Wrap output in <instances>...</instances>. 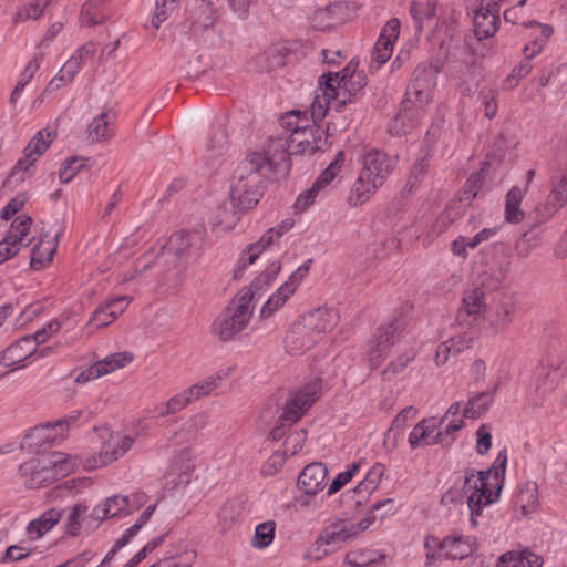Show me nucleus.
I'll return each instance as SVG.
<instances>
[{"label":"nucleus","mask_w":567,"mask_h":567,"mask_svg":"<svg viewBox=\"0 0 567 567\" xmlns=\"http://www.w3.org/2000/svg\"><path fill=\"white\" fill-rule=\"evenodd\" d=\"M506 464L507 451L503 449L489 468L485 471L465 470L462 488H450L442 496L441 503L444 505L462 503L465 497L470 509V524L473 528L478 527V517L483 509L499 498Z\"/></svg>","instance_id":"f257e3e1"},{"label":"nucleus","mask_w":567,"mask_h":567,"mask_svg":"<svg viewBox=\"0 0 567 567\" xmlns=\"http://www.w3.org/2000/svg\"><path fill=\"white\" fill-rule=\"evenodd\" d=\"M272 172L270 158L262 153H251L237 166L230 185V204L233 219L219 220V224L235 223L237 212L244 213L254 208L260 200L266 188L269 174Z\"/></svg>","instance_id":"f03ea898"},{"label":"nucleus","mask_w":567,"mask_h":567,"mask_svg":"<svg viewBox=\"0 0 567 567\" xmlns=\"http://www.w3.org/2000/svg\"><path fill=\"white\" fill-rule=\"evenodd\" d=\"M373 516H367L360 522L338 518L326 526L309 546L307 557L320 560L336 553L343 544L358 539L374 522Z\"/></svg>","instance_id":"7ed1b4c3"},{"label":"nucleus","mask_w":567,"mask_h":567,"mask_svg":"<svg viewBox=\"0 0 567 567\" xmlns=\"http://www.w3.org/2000/svg\"><path fill=\"white\" fill-rule=\"evenodd\" d=\"M74 467L71 456L62 452L41 453L19 467L28 488H40L70 474Z\"/></svg>","instance_id":"20e7f679"},{"label":"nucleus","mask_w":567,"mask_h":567,"mask_svg":"<svg viewBox=\"0 0 567 567\" xmlns=\"http://www.w3.org/2000/svg\"><path fill=\"white\" fill-rule=\"evenodd\" d=\"M251 293H240L217 317L212 326L213 333L221 341H229L248 324L252 316Z\"/></svg>","instance_id":"39448f33"},{"label":"nucleus","mask_w":567,"mask_h":567,"mask_svg":"<svg viewBox=\"0 0 567 567\" xmlns=\"http://www.w3.org/2000/svg\"><path fill=\"white\" fill-rule=\"evenodd\" d=\"M443 420L429 417L421 420L410 432L409 444L411 449L421 445L441 444L450 446L455 441V433L463 427L462 420H450L444 431H439Z\"/></svg>","instance_id":"423d86ee"},{"label":"nucleus","mask_w":567,"mask_h":567,"mask_svg":"<svg viewBox=\"0 0 567 567\" xmlns=\"http://www.w3.org/2000/svg\"><path fill=\"white\" fill-rule=\"evenodd\" d=\"M322 390V379L313 378L303 386L290 392L280 416L282 424H293L301 419L303 413L319 399Z\"/></svg>","instance_id":"0eeeda50"},{"label":"nucleus","mask_w":567,"mask_h":567,"mask_svg":"<svg viewBox=\"0 0 567 567\" xmlns=\"http://www.w3.org/2000/svg\"><path fill=\"white\" fill-rule=\"evenodd\" d=\"M406 324V318L399 316L388 324L379 328L377 336L369 342V360L372 368H377L384 360L391 348L401 340Z\"/></svg>","instance_id":"6e6552de"},{"label":"nucleus","mask_w":567,"mask_h":567,"mask_svg":"<svg viewBox=\"0 0 567 567\" xmlns=\"http://www.w3.org/2000/svg\"><path fill=\"white\" fill-rule=\"evenodd\" d=\"M292 226V220H284L278 227L268 229L257 243L248 245L240 254L234 271V277L239 278L240 274L247 268V266L252 265L265 249L278 244L280 237L290 230Z\"/></svg>","instance_id":"1a4fd4ad"},{"label":"nucleus","mask_w":567,"mask_h":567,"mask_svg":"<svg viewBox=\"0 0 567 567\" xmlns=\"http://www.w3.org/2000/svg\"><path fill=\"white\" fill-rule=\"evenodd\" d=\"M361 162L362 169L360 173L363 174L367 179L374 182L380 187L392 174L396 165L395 157L375 148L367 151L363 154Z\"/></svg>","instance_id":"9d476101"},{"label":"nucleus","mask_w":567,"mask_h":567,"mask_svg":"<svg viewBox=\"0 0 567 567\" xmlns=\"http://www.w3.org/2000/svg\"><path fill=\"white\" fill-rule=\"evenodd\" d=\"M312 264V259L306 260L301 266H299L296 271H293L288 280L284 282L277 291L271 295L268 300L265 302L260 310V316L262 318L270 317L275 311L281 308L287 300L293 295L297 287L307 276L310 265Z\"/></svg>","instance_id":"9b49d317"},{"label":"nucleus","mask_w":567,"mask_h":567,"mask_svg":"<svg viewBox=\"0 0 567 567\" xmlns=\"http://www.w3.org/2000/svg\"><path fill=\"white\" fill-rule=\"evenodd\" d=\"M561 373L554 363L542 362L534 375V382L530 388V403L537 408L540 406L548 393L555 390Z\"/></svg>","instance_id":"f8f14e48"},{"label":"nucleus","mask_w":567,"mask_h":567,"mask_svg":"<svg viewBox=\"0 0 567 567\" xmlns=\"http://www.w3.org/2000/svg\"><path fill=\"white\" fill-rule=\"evenodd\" d=\"M502 0H481L475 11L473 23L474 34L478 40L493 37L499 24V2Z\"/></svg>","instance_id":"ddd939ff"},{"label":"nucleus","mask_w":567,"mask_h":567,"mask_svg":"<svg viewBox=\"0 0 567 567\" xmlns=\"http://www.w3.org/2000/svg\"><path fill=\"white\" fill-rule=\"evenodd\" d=\"M516 305L512 297L503 296L494 300L485 310V319L495 331H504L514 320Z\"/></svg>","instance_id":"4468645a"},{"label":"nucleus","mask_w":567,"mask_h":567,"mask_svg":"<svg viewBox=\"0 0 567 567\" xmlns=\"http://www.w3.org/2000/svg\"><path fill=\"white\" fill-rule=\"evenodd\" d=\"M338 79L339 72H329L320 76L319 84L326 97L327 105L339 112L347 103L351 102V96H354V94L350 93V90L341 84Z\"/></svg>","instance_id":"2eb2a0df"},{"label":"nucleus","mask_w":567,"mask_h":567,"mask_svg":"<svg viewBox=\"0 0 567 567\" xmlns=\"http://www.w3.org/2000/svg\"><path fill=\"white\" fill-rule=\"evenodd\" d=\"M37 353V342H34L28 336H24L11 343L0 353V364L4 367H14L11 371L16 369L24 368V364H21L23 361L33 357Z\"/></svg>","instance_id":"dca6fc26"},{"label":"nucleus","mask_w":567,"mask_h":567,"mask_svg":"<svg viewBox=\"0 0 567 567\" xmlns=\"http://www.w3.org/2000/svg\"><path fill=\"white\" fill-rule=\"evenodd\" d=\"M299 319L320 340L337 324L338 313L330 308H317L302 315Z\"/></svg>","instance_id":"f3484780"},{"label":"nucleus","mask_w":567,"mask_h":567,"mask_svg":"<svg viewBox=\"0 0 567 567\" xmlns=\"http://www.w3.org/2000/svg\"><path fill=\"white\" fill-rule=\"evenodd\" d=\"M318 342L319 339L307 329L300 319L291 326L285 339L286 350L292 355L305 353Z\"/></svg>","instance_id":"a211bd4d"},{"label":"nucleus","mask_w":567,"mask_h":567,"mask_svg":"<svg viewBox=\"0 0 567 567\" xmlns=\"http://www.w3.org/2000/svg\"><path fill=\"white\" fill-rule=\"evenodd\" d=\"M444 559L463 560L477 549V539L474 536L454 535L443 538Z\"/></svg>","instance_id":"6ab92c4d"},{"label":"nucleus","mask_w":567,"mask_h":567,"mask_svg":"<svg viewBox=\"0 0 567 567\" xmlns=\"http://www.w3.org/2000/svg\"><path fill=\"white\" fill-rule=\"evenodd\" d=\"M274 143L276 150L280 148L287 155L313 154L318 147L315 137L301 132H291L289 136L278 137Z\"/></svg>","instance_id":"aec40b11"},{"label":"nucleus","mask_w":567,"mask_h":567,"mask_svg":"<svg viewBox=\"0 0 567 567\" xmlns=\"http://www.w3.org/2000/svg\"><path fill=\"white\" fill-rule=\"evenodd\" d=\"M328 470L322 463H311L299 474L298 484L308 495H316L326 486Z\"/></svg>","instance_id":"412c9836"},{"label":"nucleus","mask_w":567,"mask_h":567,"mask_svg":"<svg viewBox=\"0 0 567 567\" xmlns=\"http://www.w3.org/2000/svg\"><path fill=\"white\" fill-rule=\"evenodd\" d=\"M530 30L532 40L524 47V55L530 60L538 55L545 48L547 41L554 33V28L550 24L539 23L537 21H528L524 24Z\"/></svg>","instance_id":"4be33fe9"},{"label":"nucleus","mask_w":567,"mask_h":567,"mask_svg":"<svg viewBox=\"0 0 567 567\" xmlns=\"http://www.w3.org/2000/svg\"><path fill=\"white\" fill-rule=\"evenodd\" d=\"M346 11L347 8L341 2L318 9L312 16V25L317 30L329 31L347 20Z\"/></svg>","instance_id":"5701e85b"},{"label":"nucleus","mask_w":567,"mask_h":567,"mask_svg":"<svg viewBox=\"0 0 567 567\" xmlns=\"http://www.w3.org/2000/svg\"><path fill=\"white\" fill-rule=\"evenodd\" d=\"M440 70L432 64L419 65L413 73L412 83L409 85L406 94L415 95L421 100L424 93H427L436 85L437 74Z\"/></svg>","instance_id":"b1692460"},{"label":"nucleus","mask_w":567,"mask_h":567,"mask_svg":"<svg viewBox=\"0 0 567 567\" xmlns=\"http://www.w3.org/2000/svg\"><path fill=\"white\" fill-rule=\"evenodd\" d=\"M45 135L44 137V131H40L24 147L23 157L16 165V169L27 171L49 148L53 141V135L51 132H45Z\"/></svg>","instance_id":"393cba45"},{"label":"nucleus","mask_w":567,"mask_h":567,"mask_svg":"<svg viewBox=\"0 0 567 567\" xmlns=\"http://www.w3.org/2000/svg\"><path fill=\"white\" fill-rule=\"evenodd\" d=\"M122 495L107 497L104 503L96 505L90 513L87 527L96 529L101 522L112 517H123Z\"/></svg>","instance_id":"a878e982"},{"label":"nucleus","mask_w":567,"mask_h":567,"mask_svg":"<svg viewBox=\"0 0 567 567\" xmlns=\"http://www.w3.org/2000/svg\"><path fill=\"white\" fill-rule=\"evenodd\" d=\"M61 431L56 429L53 422L40 424L30 430L24 440L27 444L32 446H42L45 443H55L63 440Z\"/></svg>","instance_id":"bb28decb"},{"label":"nucleus","mask_w":567,"mask_h":567,"mask_svg":"<svg viewBox=\"0 0 567 567\" xmlns=\"http://www.w3.org/2000/svg\"><path fill=\"white\" fill-rule=\"evenodd\" d=\"M419 111L412 105H404L389 123L391 135H405L417 124Z\"/></svg>","instance_id":"cd10ccee"},{"label":"nucleus","mask_w":567,"mask_h":567,"mask_svg":"<svg viewBox=\"0 0 567 567\" xmlns=\"http://www.w3.org/2000/svg\"><path fill=\"white\" fill-rule=\"evenodd\" d=\"M538 505V486L535 482H527L514 499L515 511H520V516L525 517L535 512Z\"/></svg>","instance_id":"c85d7f7f"},{"label":"nucleus","mask_w":567,"mask_h":567,"mask_svg":"<svg viewBox=\"0 0 567 567\" xmlns=\"http://www.w3.org/2000/svg\"><path fill=\"white\" fill-rule=\"evenodd\" d=\"M565 204H567V175L551 182V189L544 204L546 218L553 217Z\"/></svg>","instance_id":"c756f323"},{"label":"nucleus","mask_w":567,"mask_h":567,"mask_svg":"<svg viewBox=\"0 0 567 567\" xmlns=\"http://www.w3.org/2000/svg\"><path fill=\"white\" fill-rule=\"evenodd\" d=\"M497 384L491 391H483L468 398L463 410V417L477 419L486 413L494 401V394L497 391Z\"/></svg>","instance_id":"7c9ffc66"},{"label":"nucleus","mask_w":567,"mask_h":567,"mask_svg":"<svg viewBox=\"0 0 567 567\" xmlns=\"http://www.w3.org/2000/svg\"><path fill=\"white\" fill-rule=\"evenodd\" d=\"M62 512L56 508L45 511L40 517L31 520L27 527V533L33 538L42 537L51 530L61 519Z\"/></svg>","instance_id":"2f4dec72"},{"label":"nucleus","mask_w":567,"mask_h":567,"mask_svg":"<svg viewBox=\"0 0 567 567\" xmlns=\"http://www.w3.org/2000/svg\"><path fill=\"white\" fill-rule=\"evenodd\" d=\"M379 187L378 184L367 179L363 174L360 173L350 189L348 204L352 207L364 204Z\"/></svg>","instance_id":"473e14b6"},{"label":"nucleus","mask_w":567,"mask_h":567,"mask_svg":"<svg viewBox=\"0 0 567 567\" xmlns=\"http://www.w3.org/2000/svg\"><path fill=\"white\" fill-rule=\"evenodd\" d=\"M216 11L209 1H200L189 13L190 28L195 31L208 29L216 22Z\"/></svg>","instance_id":"72a5a7b5"},{"label":"nucleus","mask_w":567,"mask_h":567,"mask_svg":"<svg viewBox=\"0 0 567 567\" xmlns=\"http://www.w3.org/2000/svg\"><path fill=\"white\" fill-rule=\"evenodd\" d=\"M436 12V0L412 1L410 3V14L415 24V32L421 33L424 29V22L432 20Z\"/></svg>","instance_id":"f704fd0d"},{"label":"nucleus","mask_w":567,"mask_h":567,"mask_svg":"<svg viewBox=\"0 0 567 567\" xmlns=\"http://www.w3.org/2000/svg\"><path fill=\"white\" fill-rule=\"evenodd\" d=\"M87 512L89 506L85 504H76L72 507L65 524V530L68 535L76 537L80 534L82 527L91 532L93 530L87 527V524L91 520L89 517L90 514Z\"/></svg>","instance_id":"c9c22d12"},{"label":"nucleus","mask_w":567,"mask_h":567,"mask_svg":"<svg viewBox=\"0 0 567 567\" xmlns=\"http://www.w3.org/2000/svg\"><path fill=\"white\" fill-rule=\"evenodd\" d=\"M195 456L190 449L181 450L173 458L171 464L172 474H176L181 482H188L189 475L195 468Z\"/></svg>","instance_id":"e433bc0d"},{"label":"nucleus","mask_w":567,"mask_h":567,"mask_svg":"<svg viewBox=\"0 0 567 567\" xmlns=\"http://www.w3.org/2000/svg\"><path fill=\"white\" fill-rule=\"evenodd\" d=\"M524 198V192L515 186L509 189L505 198V220L511 224H518L524 218V212L520 209V203Z\"/></svg>","instance_id":"4c0bfd02"},{"label":"nucleus","mask_w":567,"mask_h":567,"mask_svg":"<svg viewBox=\"0 0 567 567\" xmlns=\"http://www.w3.org/2000/svg\"><path fill=\"white\" fill-rule=\"evenodd\" d=\"M87 140L96 143L112 137L113 131L110 127L109 111L105 110L95 116L86 128Z\"/></svg>","instance_id":"58836bf2"},{"label":"nucleus","mask_w":567,"mask_h":567,"mask_svg":"<svg viewBox=\"0 0 567 567\" xmlns=\"http://www.w3.org/2000/svg\"><path fill=\"white\" fill-rule=\"evenodd\" d=\"M281 269V264L279 261H272L269 266L257 276L247 291L244 293H251V301L255 299L257 295H259L266 287L270 286L271 282L276 279L279 271Z\"/></svg>","instance_id":"ea45409f"},{"label":"nucleus","mask_w":567,"mask_h":567,"mask_svg":"<svg viewBox=\"0 0 567 567\" xmlns=\"http://www.w3.org/2000/svg\"><path fill=\"white\" fill-rule=\"evenodd\" d=\"M42 62V54H35L32 60L27 64L22 73L20 74V79L13 89L10 95V103L14 105L21 95L25 85L33 79L35 72L39 70L40 64Z\"/></svg>","instance_id":"a19ab883"},{"label":"nucleus","mask_w":567,"mask_h":567,"mask_svg":"<svg viewBox=\"0 0 567 567\" xmlns=\"http://www.w3.org/2000/svg\"><path fill=\"white\" fill-rule=\"evenodd\" d=\"M384 464L375 463L365 474L364 478L353 488V493H365L370 495L377 488L382 476L384 475Z\"/></svg>","instance_id":"79ce46f5"},{"label":"nucleus","mask_w":567,"mask_h":567,"mask_svg":"<svg viewBox=\"0 0 567 567\" xmlns=\"http://www.w3.org/2000/svg\"><path fill=\"white\" fill-rule=\"evenodd\" d=\"M463 305L468 315H478L486 310L485 291L482 287H475L464 292Z\"/></svg>","instance_id":"37998d69"},{"label":"nucleus","mask_w":567,"mask_h":567,"mask_svg":"<svg viewBox=\"0 0 567 567\" xmlns=\"http://www.w3.org/2000/svg\"><path fill=\"white\" fill-rule=\"evenodd\" d=\"M32 224L31 217L27 215H20L11 223V226L4 237L8 241L17 243L19 248L23 238L28 235Z\"/></svg>","instance_id":"c03bdc74"},{"label":"nucleus","mask_w":567,"mask_h":567,"mask_svg":"<svg viewBox=\"0 0 567 567\" xmlns=\"http://www.w3.org/2000/svg\"><path fill=\"white\" fill-rule=\"evenodd\" d=\"M400 33V21L399 19H391L381 30V33L375 42L374 48L377 49H392L393 43L396 41Z\"/></svg>","instance_id":"a18cd8bd"},{"label":"nucleus","mask_w":567,"mask_h":567,"mask_svg":"<svg viewBox=\"0 0 567 567\" xmlns=\"http://www.w3.org/2000/svg\"><path fill=\"white\" fill-rule=\"evenodd\" d=\"M275 530L276 523L274 520H268L257 525L252 538V546L256 548L268 547L274 540Z\"/></svg>","instance_id":"49530a36"},{"label":"nucleus","mask_w":567,"mask_h":567,"mask_svg":"<svg viewBox=\"0 0 567 567\" xmlns=\"http://www.w3.org/2000/svg\"><path fill=\"white\" fill-rule=\"evenodd\" d=\"M85 166L83 157H69L66 158L59 171V178L61 183L66 184L71 182L74 176Z\"/></svg>","instance_id":"de8ad7c7"},{"label":"nucleus","mask_w":567,"mask_h":567,"mask_svg":"<svg viewBox=\"0 0 567 567\" xmlns=\"http://www.w3.org/2000/svg\"><path fill=\"white\" fill-rule=\"evenodd\" d=\"M220 381V377L210 375L206 378L203 382H199L195 385L186 389L187 394L192 398L193 401L200 399L209 394L214 389L218 386Z\"/></svg>","instance_id":"09e8293b"},{"label":"nucleus","mask_w":567,"mask_h":567,"mask_svg":"<svg viewBox=\"0 0 567 567\" xmlns=\"http://www.w3.org/2000/svg\"><path fill=\"white\" fill-rule=\"evenodd\" d=\"M415 358L414 351L410 350L403 354H401L396 360L390 362L386 368L383 370L382 374L384 379L390 380L399 373H402L408 364L412 362Z\"/></svg>","instance_id":"8fccbe9b"},{"label":"nucleus","mask_w":567,"mask_h":567,"mask_svg":"<svg viewBox=\"0 0 567 567\" xmlns=\"http://www.w3.org/2000/svg\"><path fill=\"white\" fill-rule=\"evenodd\" d=\"M344 561L353 567H365L375 561V553L370 549H354L350 550Z\"/></svg>","instance_id":"3c124183"},{"label":"nucleus","mask_w":567,"mask_h":567,"mask_svg":"<svg viewBox=\"0 0 567 567\" xmlns=\"http://www.w3.org/2000/svg\"><path fill=\"white\" fill-rule=\"evenodd\" d=\"M338 81L354 95L365 86L364 75L361 72H352L349 74L348 69L342 70L341 75L339 74Z\"/></svg>","instance_id":"603ef678"},{"label":"nucleus","mask_w":567,"mask_h":567,"mask_svg":"<svg viewBox=\"0 0 567 567\" xmlns=\"http://www.w3.org/2000/svg\"><path fill=\"white\" fill-rule=\"evenodd\" d=\"M178 2L179 0H156V8L152 19V23L156 29L167 20Z\"/></svg>","instance_id":"864d4df0"},{"label":"nucleus","mask_w":567,"mask_h":567,"mask_svg":"<svg viewBox=\"0 0 567 567\" xmlns=\"http://www.w3.org/2000/svg\"><path fill=\"white\" fill-rule=\"evenodd\" d=\"M478 100L484 107L485 117L494 118L497 113V92L493 89H483L478 94Z\"/></svg>","instance_id":"5fc2aeb1"},{"label":"nucleus","mask_w":567,"mask_h":567,"mask_svg":"<svg viewBox=\"0 0 567 567\" xmlns=\"http://www.w3.org/2000/svg\"><path fill=\"white\" fill-rule=\"evenodd\" d=\"M457 339H449L437 346L436 349V363L444 364L450 355H456L465 349L466 346H456Z\"/></svg>","instance_id":"6e6d98bb"},{"label":"nucleus","mask_w":567,"mask_h":567,"mask_svg":"<svg viewBox=\"0 0 567 567\" xmlns=\"http://www.w3.org/2000/svg\"><path fill=\"white\" fill-rule=\"evenodd\" d=\"M190 245L189 234L184 230L173 234L168 240V249L178 257H182Z\"/></svg>","instance_id":"4d7b16f0"},{"label":"nucleus","mask_w":567,"mask_h":567,"mask_svg":"<svg viewBox=\"0 0 567 567\" xmlns=\"http://www.w3.org/2000/svg\"><path fill=\"white\" fill-rule=\"evenodd\" d=\"M287 461V453L284 451L274 452L270 457L262 464L261 474L264 476H272L279 472Z\"/></svg>","instance_id":"13d9d810"},{"label":"nucleus","mask_w":567,"mask_h":567,"mask_svg":"<svg viewBox=\"0 0 567 567\" xmlns=\"http://www.w3.org/2000/svg\"><path fill=\"white\" fill-rule=\"evenodd\" d=\"M259 63L270 71L285 64V58L278 48H270L259 55Z\"/></svg>","instance_id":"bf43d9fd"},{"label":"nucleus","mask_w":567,"mask_h":567,"mask_svg":"<svg viewBox=\"0 0 567 567\" xmlns=\"http://www.w3.org/2000/svg\"><path fill=\"white\" fill-rule=\"evenodd\" d=\"M114 321V312L110 311L109 306L103 302L92 313L89 323L96 328H104Z\"/></svg>","instance_id":"052dcab7"},{"label":"nucleus","mask_w":567,"mask_h":567,"mask_svg":"<svg viewBox=\"0 0 567 567\" xmlns=\"http://www.w3.org/2000/svg\"><path fill=\"white\" fill-rule=\"evenodd\" d=\"M190 402H193L192 398L187 394V391H183L179 394H176L175 396L171 398L165 403V411L161 412V415H168L174 414L181 410H183L185 406H187Z\"/></svg>","instance_id":"680f3d73"},{"label":"nucleus","mask_w":567,"mask_h":567,"mask_svg":"<svg viewBox=\"0 0 567 567\" xmlns=\"http://www.w3.org/2000/svg\"><path fill=\"white\" fill-rule=\"evenodd\" d=\"M194 559L195 553L186 551L183 555L165 558L154 564L153 567H192Z\"/></svg>","instance_id":"e2e57ef3"},{"label":"nucleus","mask_w":567,"mask_h":567,"mask_svg":"<svg viewBox=\"0 0 567 567\" xmlns=\"http://www.w3.org/2000/svg\"><path fill=\"white\" fill-rule=\"evenodd\" d=\"M476 452L480 455H485L488 453L492 446V434L491 427L487 424H482L476 430Z\"/></svg>","instance_id":"0e129e2a"},{"label":"nucleus","mask_w":567,"mask_h":567,"mask_svg":"<svg viewBox=\"0 0 567 567\" xmlns=\"http://www.w3.org/2000/svg\"><path fill=\"white\" fill-rule=\"evenodd\" d=\"M150 516L143 512L135 524L127 528L118 538V547H125L141 530V528L150 520Z\"/></svg>","instance_id":"69168bd1"},{"label":"nucleus","mask_w":567,"mask_h":567,"mask_svg":"<svg viewBox=\"0 0 567 567\" xmlns=\"http://www.w3.org/2000/svg\"><path fill=\"white\" fill-rule=\"evenodd\" d=\"M307 439V431L300 430L293 433H290L285 441L286 453H290V455L297 454L302 447Z\"/></svg>","instance_id":"338daca9"},{"label":"nucleus","mask_w":567,"mask_h":567,"mask_svg":"<svg viewBox=\"0 0 567 567\" xmlns=\"http://www.w3.org/2000/svg\"><path fill=\"white\" fill-rule=\"evenodd\" d=\"M483 183L484 178L481 174L471 175L463 187V199L471 203L476 197Z\"/></svg>","instance_id":"774afa93"}]
</instances>
